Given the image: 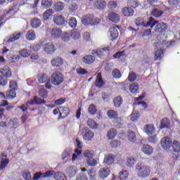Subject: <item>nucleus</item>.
Returning a JSON list of instances; mask_svg holds the SVG:
<instances>
[{"instance_id": "6", "label": "nucleus", "mask_w": 180, "mask_h": 180, "mask_svg": "<svg viewBox=\"0 0 180 180\" xmlns=\"http://www.w3.org/2000/svg\"><path fill=\"white\" fill-rule=\"evenodd\" d=\"M82 23L84 25V26H88V25L94 26L95 25L101 23V19L94 18V15L92 14H88L82 18Z\"/></svg>"}, {"instance_id": "39", "label": "nucleus", "mask_w": 180, "mask_h": 180, "mask_svg": "<svg viewBox=\"0 0 180 180\" xmlns=\"http://www.w3.org/2000/svg\"><path fill=\"white\" fill-rule=\"evenodd\" d=\"M129 91L131 92V94H137V91H139V83H131L129 85Z\"/></svg>"}, {"instance_id": "20", "label": "nucleus", "mask_w": 180, "mask_h": 180, "mask_svg": "<svg viewBox=\"0 0 180 180\" xmlns=\"http://www.w3.org/2000/svg\"><path fill=\"white\" fill-rule=\"evenodd\" d=\"M62 34L63 31L61 29L57 27L53 28L51 32V34L53 39H60Z\"/></svg>"}, {"instance_id": "61", "label": "nucleus", "mask_w": 180, "mask_h": 180, "mask_svg": "<svg viewBox=\"0 0 180 180\" xmlns=\"http://www.w3.org/2000/svg\"><path fill=\"white\" fill-rule=\"evenodd\" d=\"M69 26L72 28L77 27V19L75 18H71L69 20Z\"/></svg>"}, {"instance_id": "33", "label": "nucleus", "mask_w": 180, "mask_h": 180, "mask_svg": "<svg viewBox=\"0 0 180 180\" xmlns=\"http://www.w3.org/2000/svg\"><path fill=\"white\" fill-rule=\"evenodd\" d=\"M31 26L33 29H37V27H40L41 26V20L39 18H33L31 20Z\"/></svg>"}, {"instance_id": "64", "label": "nucleus", "mask_w": 180, "mask_h": 180, "mask_svg": "<svg viewBox=\"0 0 180 180\" xmlns=\"http://www.w3.org/2000/svg\"><path fill=\"white\" fill-rule=\"evenodd\" d=\"M22 176L25 180H32V173H30V172H25L22 173Z\"/></svg>"}, {"instance_id": "15", "label": "nucleus", "mask_w": 180, "mask_h": 180, "mask_svg": "<svg viewBox=\"0 0 180 180\" xmlns=\"http://www.w3.org/2000/svg\"><path fill=\"white\" fill-rule=\"evenodd\" d=\"M110 175V169L108 167H103L101 168L98 171V176L102 179H105V178H108Z\"/></svg>"}, {"instance_id": "27", "label": "nucleus", "mask_w": 180, "mask_h": 180, "mask_svg": "<svg viewBox=\"0 0 180 180\" xmlns=\"http://www.w3.org/2000/svg\"><path fill=\"white\" fill-rule=\"evenodd\" d=\"M106 5L107 4L105 0H97L94 2V7L97 9H105Z\"/></svg>"}, {"instance_id": "42", "label": "nucleus", "mask_w": 180, "mask_h": 180, "mask_svg": "<svg viewBox=\"0 0 180 180\" xmlns=\"http://www.w3.org/2000/svg\"><path fill=\"white\" fill-rule=\"evenodd\" d=\"M19 54L21 57H29L30 54H32V51L27 49H22L19 51Z\"/></svg>"}, {"instance_id": "8", "label": "nucleus", "mask_w": 180, "mask_h": 180, "mask_svg": "<svg viewBox=\"0 0 180 180\" xmlns=\"http://www.w3.org/2000/svg\"><path fill=\"white\" fill-rule=\"evenodd\" d=\"M107 116L109 119L115 120V127L122 126V117H119V114L115 110H109L107 112Z\"/></svg>"}, {"instance_id": "52", "label": "nucleus", "mask_w": 180, "mask_h": 180, "mask_svg": "<svg viewBox=\"0 0 180 180\" xmlns=\"http://www.w3.org/2000/svg\"><path fill=\"white\" fill-rule=\"evenodd\" d=\"M87 125L90 127V129H98V124L94 120H88Z\"/></svg>"}, {"instance_id": "3", "label": "nucleus", "mask_w": 180, "mask_h": 180, "mask_svg": "<svg viewBox=\"0 0 180 180\" xmlns=\"http://www.w3.org/2000/svg\"><path fill=\"white\" fill-rule=\"evenodd\" d=\"M135 23L136 26H143V27H151V29H153V27L158 23V21H155L153 17H150L147 22L141 18H138L136 20Z\"/></svg>"}, {"instance_id": "28", "label": "nucleus", "mask_w": 180, "mask_h": 180, "mask_svg": "<svg viewBox=\"0 0 180 180\" xmlns=\"http://www.w3.org/2000/svg\"><path fill=\"white\" fill-rule=\"evenodd\" d=\"M122 11L124 16H133L134 15V10L131 7H124Z\"/></svg>"}, {"instance_id": "47", "label": "nucleus", "mask_w": 180, "mask_h": 180, "mask_svg": "<svg viewBox=\"0 0 180 180\" xmlns=\"http://www.w3.org/2000/svg\"><path fill=\"white\" fill-rule=\"evenodd\" d=\"M76 143L77 145V149L75 150V153L77 154V155H81L82 151L81 148H82V142H81L79 140L76 139Z\"/></svg>"}, {"instance_id": "51", "label": "nucleus", "mask_w": 180, "mask_h": 180, "mask_svg": "<svg viewBox=\"0 0 180 180\" xmlns=\"http://www.w3.org/2000/svg\"><path fill=\"white\" fill-rule=\"evenodd\" d=\"M127 176H129V172L127 170H124L119 173L118 178L120 180H125L127 178Z\"/></svg>"}, {"instance_id": "54", "label": "nucleus", "mask_w": 180, "mask_h": 180, "mask_svg": "<svg viewBox=\"0 0 180 180\" xmlns=\"http://www.w3.org/2000/svg\"><path fill=\"white\" fill-rule=\"evenodd\" d=\"M127 137L129 141H131L132 143H134V141H136V134H134L132 131H128Z\"/></svg>"}, {"instance_id": "46", "label": "nucleus", "mask_w": 180, "mask_h": 180, "mask_svg": "<svg viewBox=\"0 0 180 180\" xmlns=\"http://www.w3.org/2000/svg\"><path fill=\"white\" fill-rule=\"evenodd\" d=\"M128 6H129V8H134V9H136V8H139V6H140V2L136 0H130L128 1Z\"/></svg>"}, {"instance_id": "36", "label": "nucleus", "mask_w": 180, "mask_h": 180, "mask_svg": "<svg viewBox=\"0 0 180 180\" xmlns=\"http://www.w3.org/2000/svg\"><path fill=\"white\" fill-rule=\"evenodd\" d=\"M53 177L55 180H67L65 174L61 172H57L54 173Z\"/></svg>"}, {"instance_id": "14", "label": "nucleus", "mask_w": 180, "mask_h": 180, "mask_svg": "<svg viewBox=\"0 0 180 180\" xmlns=\"http://www.w3.org/2000/svg\"><path fill=\"white\" fill-rule=\"evenodd\" d=\"M119 30H120V28L118 25H113L110 28L111 40H115L119 37Z\"/></svg>"}, {"instance_id": "41", "label": "nucleus", "mask_w": 180, "mask_h": 180, "mask_svg": "<svg viewBox=\"0 0 180 180\" xmlns=\"http://www.w3.org/2000/svg\"><path fill=\"white\" fill-rule=\"evenodd\" d=\"M60 37L65 43H68L71 39V32H64L60 35Z\"/></svg>"}, {"instance_id": "50", "label": "nucleus", "mask_w": 180, "mask_h": 180, "mask_svg": "<svg viewBox=\"0 0 180 180\" xmlns=\"http://www.w3.org/2000/svg\"><path fill=\"white\" fill-rule=\"evenodd\" d=\"M54 13V11L53 9H48L46 12L44 13L43 18L44 20H47L49 19L50 16Z\"/></svg>"}, {"instance_id": "17", "label": "nucleus", "mask_w": 180, "mask_h": 180, "mask_svg": "<svg viewBox=\"0 0 180 180\" xmlns=\"http://www.w3.org/2000/svg\"><path fill=\"white\" fill-rule=\"evenodd\" d=\"M53 22L57 26H63L65 23V18L61 15H56L53 17Z\"/></svg>"}, {"instance_id": "43", "label": "nucleus", "mask_w": 180, "mask_h": 180, "mask_svg": "<svg viewBox=\"0 0 180 180\" xmlns=\"http://www.w3.org/2000/svg\"><path fill=\"white\" fill-rule=\"evenodd\" d=\"M65 5L64 3L59 1L54 5V9L56 12H61L65 8Z\"/></svg>"}, {"instance_id": "2", "label": "nucleus", "mask_w": 180, "mask_h": 180, "mask_svg": "<svg viewBox=\"0 0 180 180\" xmlns=\"http://www.w3.org/2000/svg\"><path fill=\"white\" fill-rule=\"evenodd\" d=\"M153 8L150 13L152 16H154V18H161L163 13H165L167 11H169L168 7L164 5V4L153 5Z\"/></svg>"}, {"instance_id": "24", "label": "nucleus", "mask_w": 180, "mask_h": 180, "mask_svg": "<svg viewBox=\"0 0 180 180\" xmlns=\"http://www.w3.org/2000/svg\"><path fill=\"white\" fill-rule=\"evenodd\" d=\"M0 72L6 78H11V77H12V72L11 71V68H9L8 66H4L3 68H1Z\"/></svg>"}, {"instance_id": "23", "label": "nucleus", "mask_w": 180, "mask_h": 180, "mask_svg": "<svg viewBox=\"0 0 180 180\" xmlns=\"http://www.w3.org/2000/svg\"><path fill=\"white\" fill-rule=\"evenodd\" d=\"M95 57L94 55H86L82 58V60L84 64H92L95 62Z\"/></svg>"}, {"instance_id": "22", "label": "nucleus", "mask_w": 180, "mask_h": 180, "mask_svg": "<svg viewBox=\"0 0 180 180\" xmlns=\"http://www.w3.org/2000/svg\"><path fill=\"white\" fill-rule=\"evenodd\" d=\"M115 158H116V156H115V155L113 154L107 155L104 158L103 162L107 165H112V164L115 162Z\"/></svg>"}, {"instance_id": "29", "label": "nucleus", "mask_w": 180, "mask_h": 180, "mask_svg": "<svg viewBox=\"0 0 180 180\" xmlns=\"http://www.w3.org/2000/svg\"><path fill=\"white\" fill-rule=\"evenodd\" d=\"M8 127L10 129H18L19 127V120L17 118L11 119L8 122Z\"/></svg>"}, {"instance_id": "60", "label": "nucleus", "mask_w": 180, "mask_h": 180, "mask_svg": "<svg viewBox=\"0 0 180 180\" xmlns=\"http://www.w3.org/2000/svg\"><path fill=\"white\" fill-rule=\"evenodd\" d=\"M136 159H134V158H129L127 160V167H131L134 165Z\"/></svg>"}, {"instance_id": "19", "label": "nucleus", "mask_w": 180, "mask_h": 180, "mask_svg": "<svg viewBox=\"0 0 180 180\" xmlns=\"http://www.w3.org/2000/svg\"><path fill=\"white\" fill-rule=\"evenodd\" d=\"M108 18L110 22H113V23H119V22H120V16L116 13L112 12L108 13Z\"/></svg>"}, {"instance_id": "11", "label": "nucleus", "mask_w": 180, "mask_h": 180, "mask_svg": "<svg viewBox=\"0 0 180 180\" xmlns=\"http://www.w3.org/2000/svg\"><path fill=\"white\" fill-rule=\"evenodd\" d=\"M56 50H57V48L54 46V44L51 42H48L44 46V51L46 53V54H53Z\"/></svg>"}, {"instance_id": "4", "label": "nucleus", "mask_w": 180, "mask_h": 180, "mask_svg": "<svg viewBox=\"0 0 180 180\" xmlns=\"http://www.w3.org/2000/svg\"><path fill=\"white\" fill-rule=\"evenodd\" d=\"M94 152L89 150H86L84 153L85 162L89 167H96L98 165V160L94 158Z\"/></svg>"}, {"instance_id": "30", "label": "nucleus", "mask_w": 180, "mask_h": 180, "mask_svg": "<svg viewBox=\"0 0 180 180\" xmlns=\"http://www.w3.org/2000/svg\"><path fill=\"white\" fill-rule=\"evenodd\" d=\"M117 135V131H116V129H110L107 133V137L108 140H113L115 137Z\"/></svg>"}, {"instance_id": "57", "label": "nucleus", "mask_w": 180, "mask_h": 180, "mask_svg": "<svg viewBox=\"0 0 180 180\" xmlns=\"http://www.w3.org/2000/svg\"><path fill=\"white\" fill-rule=\"evenodd\" d=\"M149 143H152V144H157L158 143V138H157V135H153L148 138Z\"/></svg>"}, {"instance_id": "62", "label": "nucleus", "mask_w": 180, "mask_h": 180, "mask_svg": "<svg viewBox=\"0 0 180 180\" xmlns=\"http://www.w3.org/2000/svg\"><path fill=\"white\" fill-rule=\"evenodd\" d=\"M89 112L90 115H96V107L91 104L89 107Z\"/></svg>"}, {"instance_id": "21", "label": "nucleus", "mask_w": 180, "mask_h": 180, "mask_svg": "<svg viewBox=\"0 0 180 180\" xmlns=\"http://www.w3.org/2000/svg\"><path fill=\"white\" fill-rule=\"evenodd\" d=\"M145 133L148 135L154 134L155 133V127L154 124H146L143 127Z\"/></svg>"}, {"instance_id": "18", "label": "nucleus", "mask_w": 180, "mask_h": 180, "mask_svg": "<svg viewBox=\"0 0 180 180\" xmlns=\"http://www.w3.org/2000/svg\"><path fill=\"white\" fill-rule=\"evenodd\" d=\"M60 111L59 117L58 118V120H60V119H65V117H67L68 115H70V109L68 108L60 106Z\"/></svg>"}, {"instance_id": "55", "label": "nucleus", "mask_w": 180, "mask_h": 180, "mask_svg": "<svg viewBox=\"0 0 180 180\" xmlns=\"http://www.w3.org/2000/svg\"><path fill=\"white\" fill-rule=\"evenodd\" d=\"M70 37L73 39V40H78L79 37H81V33L78 31H73L70 32Z\"/></svg>"}, {"instance_id": "9", "label": "nucleus", "mask_w": 180, "mask_h": 180, "mask_svg": "<svg viewBox=\"0 0 180 180\" xmlns=\"http://www.w3.org/2000/svg\"><path fill=\"white\" fill-rule=\"evenodd\" d=\"M51 82L53 85L58 86V85H61L64 82V76L59 72H55L51 76Z\"/></svg>"}, {"instance_id": "53", "label": "nucleus", "mask_w": 180, "mask_h": 180, "mask_svg": "<svg viewBox=\"0 0 180 180\" xmlns=\"http://www.w3.org/2000/svg\"><path fill=\"white\" fill-rule=\"evenodd\" d=\"M123 100L122 99V97H116L114 99V105L115 108H120V106H121Z\"/></svg>"}, {"instance_id": "35", "label": "nucleus", "mask_w": 180, "mask_h": 180, "mask_svg": "<svg viewBox=\"0 0 180 180\" xmlns=\"http://www.w3.org/2000/svg\"><path fill=\"white\" fill-rule=\"evenodd\" d=\"M172 147L174 153H180V142L174 140L172 143Z\"/></svg>"}, {"instance_id": "58", "label": "nucleus", "mask_w": 180, "mask_h": 180, "mask_svg": "<svg viewBox=\"0 0 180 180\" xmlns=\"http://www.w3.org/2000/svg\"><path fill=\"white\" fill-rule=\"evenodd\" d=\"M135 79H137V75L134 72H131L128 76V80L130 82H134Z\"/></svg>"}, {"instance_id": "44", "label": "nucleus", "mask_w": 180, "mask_h": 180, "mask_svg": "<svg viewBox=\"0 0 180 180\" xmlns=\"http://www.w3.org/2000/svg\"><path fill=\"white\" fill-rule=\"evenodd\" d=\"M6 98L7 99H13L14 98H16V90L11 89L8 91L6 92Z\"/></svg>"}, {"instance_id": "38", "label": "nucleus", "mask_w": 180, "mask_h": 180, "mask_svg": "<svg viewBox=\"0 0 180 180\" xmlns=\"http://www.w3.org/2000/svg\"><path fill=\"white\" fill-rule=\"evenodd\" d=\"M26 39L27 40H30V41H32L36 39V33L33 30H30L27 32Z\"/></svg>"}, {"instance_id": "63", "label": "nucleus", "mask_w": 180, "mask_h": 180, "mask_svg": "<svg viewBox=\"0 0 180 180\" xmlns=\"http://www.w3.org/2000/svg\"><path fill=\"white\" fill-rule=\"evenodd\" d=\"M39 96L41 98H43L44 99L47 98V90L45 89L42 88L39 89Z\"/></svg>"}, {"instance_id": "13", "label": "nucleus", "mask_w": 180, "mask_h": 180, "mask_svg": "<svg viewBox=\"0 0 180 180\" xmlns=\"http://www.w3.org/2000/svg\"><path fill=\"white\" fill-rule=\"evenodd\" d=\"M156 26L155 27V30L156 33H164V32H167V30L168 29V25H167V23L160 22L155 24Z\"/></svg>"}, {"instance_id": "7", "label": "nucleus", "mask_w": 180, "mask_h": 180, "mask_svg": "<svg viewBox=\"0 0 180 180\" xmlns=\"http://www.w3.org/2000/svg\"><path fill=\"white\" fill-rule=\"evenodd\" d=\"M165 43H167L165 41H159L155 44V46L158 49L155 52L154 58L155 60L162 58V56L164 55V44H165Z\"/></svg>"}, {"instance_id": "31", "label": "nucleus", "mask_w": 180, "mask_h": 180, "mask_svg": "<svg viewBox=\"0 0 180 180\" xmlns=\"http://www.w3.org/2000/svg\"><path fill=\"white\" fill-rule=\"evenodd\" d=\"M63 58H55L51 60V65L53 67H61L63 65Z\"/></svg>"}, {"instance_id": "5", "label": "nucleus", "mask_w": 180, "mask_h": 180, "mask_svg": "<svg viewBox=\"0 0 180 180\" xmlns=\"http://www.w3.org/2000/svg\"><path fill=\"white\" fill-rule=\"evenodd\" d=\"M41 103H46V101L37 97V96H34L32 100L27 101L25 104H22L18 108L22 112H26L27 107L30 106V105H41Z\"/></svg>"}, {"instance_id": "49", "label": "nucleus", "mask_w": 180, "mask_h": 180, "mask_svg": "<svg viewBox=\"0 0 180 180\" xmlns=\"http://www.w3.org/2000/svg\"><path fill=\"white\" fill-rule=\"evenodd\" d=\"M130 117L131 122H137L139 120V117H140V113L139 112V111H134L131 114Z\"/></svg>"}, {"instance_id": "32", "label": "nucleus", "mask_w": 180, "mask_h": 180, "mask_svg": "<svg viewBox=\"0 0 180 180\" xmlns=\"http://www.w3.org/2000/svg\"><path fill=\"white\" fill-rule=\"evenodd\" d=\"M20 36H22L20 32L14 33L11 37H10V38L8 39L6 43H12L13 41H16V40H19V39H20Z\"/></svg>"}, {"instance_id": "56", "label": "nucleus", "mask_w": 180, "mask_h": 180, "mask_svg": "<svg viewBox=\"0 0 180 180\" xmlns=\"http://www.w3.org/2000/svg\"><path fill=\"white\" fill-rule=\"evenodd\" d=\"M40 0H27V5H30V8H36Z\"/></svg>"}, {"instance_id": "12", "label": "nucleus", "mask_w": 180, "mask_h": 180, "mask_svg": "<svg viewBox=\"0 0 180 180\" xmlns=\"http://www.w3.org/2000/svg\"><path fill=\"white\" fill-rule=\"evenodd\" d=\"M9 164V159H8V155L3 153L0 155V169H5Z\"/></svg>"}, {"instance_id": "40", "label": "nucleus", "mask_w": 180, "mask_h": 180, "mask_svg": "<svg viewBox=\"0 0 180 180\" xmlns=\"http://www.w3.org/2000/svg\"><path fill=\"white\" fill-rule=\"evenodd\" d=\"M94 132H92V131H89L85 132V134L83 136V139L86 141H91V140L94 139Z\"/></svg>"}, {"instance_id": "45", "label": "nucleus", "mask_w": 180, "mask_h": 180, "mask_svg": "<svg viewBox=\"0 0 180 180\" xmlns=\"http://www.w3.org/2000/svg\"><path fill=\"white\" fill-rule=\"evenodd\" d=\"M169 127V120L164 118L160 122V129H168Z\"/></svg>"}, {"instance_id": "16", "label": "nucleus", "mask_w": 180, "mask_h": 180, "mask_svg": "<svg viewBox=\"0 0 180 180\" xmlns=\"http://www.w3.org/2000/svg\"><path fill=\"white\" fill-rule=\"evenodd\" d=\"M141 151L146 155H151L154 153V148L149 144H143L141 148Z\"/></svg>"}, {"instance_id": "59", "label": "nucleus", "mask_w": 180, "mask_h": 180, "mask_svg": "<svg viewBox=\"0 0 180 180\" xmlns=\"http://www.w3.org/2000/svg\"><path fill=\"white\" fill-rule=\"evenodd\" d=\"M112 77L114 78H122V73L120 70L114 69L112 71Z\"/></svg>"}, {"instance_id": "37", "label": "nucleus", "mask_w": 180, "mask_h": 180, "mask_svg": "<svg viewBox=\"0 0 180 180\" xmlns=\"http://www.w3.org/2000/svg\"><path fill=\"white\" fill-rule=\"evenodd\" d=\"M38 81L39 84H44V82H47L49 81V77L44 73H40L38 75Z\"/></svg>"}, {"instance_id": "26", "label": "nucleus", "mask_w": 180, "mask_h": 180, "mask_svg": "<svg viewBox=\"0 0 180 180\" xmlns=\"http://www.w3.org/2000/svg\"><path fill=\"white\" fill-rule=\"evenodd\" d=\"M66 174L69 178H74L77 175V168L72 166L68 167Z\"/></svg>"}, {"instance_id": "48", "label": "nucleus", "mask_w": 180, "mask_h": 180, "mask_svg": "<svg viewBox=\"0 0 180 180\" xmlns=\"http://www.w3.org/2000/svg\"><path fill=\"white\" fill-rule=\"evenodd\" d=\"M53 5V1L51 0H42L41 1V6L45 9L50 8Z\"/></svg>"}, {"instance_id": "10", "label": "nucleus", "mask_w": 180, "mask_h": 180, "mask_svg": "<svg viewBox=\"0 0 180 180\" xmlns=\"http://www.w3.org/2000/svg\"><path fill=\"white\" fill-rule=\"evenodd\" d=\"M172 139L168 136L163 137L160 141L161 146L164 150H169L172 146Z\"/></svg>"}, {"instance_id": "1", "label": "nucleus", "mask_w": 180, "mask_h": 180, "mask_svg": "<svg viewBox=\"0 0 180 180\" xmlns=\"http://www.w3.org/2000/svg\"><path fill=\"white\" fill-rule=\"evenodd\" d=\"M135 170L139 178H147L151 174V167L143 162L136 164Z\"/></svg>"}, {"instance_id": "34", "label": "nucleus", "mask_w": 180, "mask_h": 180, "mask_svg": "<svg viewBox=\"0 0 180 180\" xmlns=\"http://www.w3.org/2000/svg\"><path fill=\"white\" fill-rule=\"evenodd\" d=\"M95 85L98 88H102V86H103V79H102V74L101 73H98L97 75V79L96 80Z\"/></svg>"}, {"instance_id": "25", "label": "nucleus", "mask_w": 180, "mask_h": 180, "mask_svg": "<svg viewBox=\"0 0 180 180\" xmlns=\"http://www.w3.org/2000/svg\"><path fill=\"white\" fill-rule=\"evenodd\" d=\"M108 51H109V48L105 47L101 50L92 51L91 54L96 57H102V56H103V53H108Z\"/></svg>"}]
</instances>
